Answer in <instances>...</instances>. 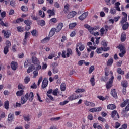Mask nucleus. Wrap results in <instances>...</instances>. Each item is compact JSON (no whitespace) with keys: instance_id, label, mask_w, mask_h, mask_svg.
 Wrapping results in <instances>:
<instances>
[{"instance_id":"obj_1","label":"nucleus","mask_w":129,"mask_h":129,"mask_svg":"<svg viewBox=\"0 0 129 129\" xmlns=\"http://www.w3.org/2000/svg\"><path fill=\"white\" fill-rule=\"evenodd\" d=\"M85 28L86 29H88L89 32L90 33V34H92L93 35H94V36H98L99 35V32H94L93 31H96V30H98L99 29V26H96L95 27H92L87 24L85 25Z\"/></svg>"},{"instance_id":"obj_2","label":"nucleus","mask_w":129,"mask_h":129,"mask_svg":"<svg viewBox=\"0 0 129 129\" xmlns=\"http://www.w3.org/2000/svg\"><path fill=\"white\" fill-rule=\"evenodd\" d=\"M118 48L121 52L119 55L121 58H122L123 56L125 55V53H126V51H125V47H124V46L123 45H120L118 46Z\"/></svg>"},{"instance_id":"obj_3","label":"nucleus","mask_w":129,"mask_h":129,"mask_svg":"<svg viewBox=\"0 0 129 129\" xmlns=\"http://www.w3.org/2000/svg\"><path fill=\"white\" fill-rule=\"evenodd\" d=\"M113 79H114V77L112 76L110 79L109 82H108L106 84V87L107 89H109L112 87V83H113Z\"/></svg>"},{"instance_id":"obj_4","label":"nucleus","mask_w":129,"mask_h":129,"mask_svg":"<svg viewBox=\"0 0 129 129\" xmlns=\"http://www.w3.org/2000/svg\"><path fill=\"white\" fill-rule=\"evenodd\" d=\"M26 98L27 100H29V101L32 102L33 101V99H34V93L31 92L30 93H27L25 94Z\"/></svg>"},{"instance_id":"obj_5","label":"nucleus","mask_w":129,"mask_h":129,"mask_svg":"<svg viewBox=\"0 0 129 129\" xmlns=\"http://www.w3.org/2000/svg\"><path fill=\"white\" fill-rule=\"evenodd\" d=\"M80 97H82V95H76V94H73L72 96H70L68 98V99L69 100L72 101L73 100H75V99H77V98H79Z\"/></svg>"},{"instance_id":"obj_6","label":"nucleus","mask_w":129,"mask_h":129,"mask_svg":"<svg viewBox=\"0 0 129 129\" xmlns=\"http://www.w3.org/2000/svg\"><path fill=\"white\" fill-rule=\"evenodd\" d=\"M109 47H100L97 49L96 52V53H97V54H101V53H102V51H104V52H107V51H109Z\"/></svg>"},{"instance_id":"obj_7","label":"nucleus","mask_w":129,"mask_h":129,"mask_svg":"<svg viewBox=\"0 0 129 129\" xmlns=\"http://www.w3.org/2000/svg\"><path fill=\"white\" fill-rule=\"evenodd\" d=\"M112 117L114 119H118L119 118V115H118L116 110H114L112 112Z\"/></svg>"},{"instance_id":"obj_8","label":"nucleus","mask_w":129,"mask_h":129,"mask_svg":"<svg viewBox=\"0 0 129 129\" xmlns=\"http://www.w3.org/2000/svg\"><path fill=\"white\" fill-rule=\"evenodd\" d=\"M76 12L75 11H72L71 12H69L68 14L67 15V19H72V18H73L74 17H75L76 16Z\"/></svg>"},{"instance_id":"obj_9","label":"nucleus","mask_w":129,"mask_h":129,"mask_svg":"<svg viewBox=\"0 0 129 129\" xmlns=\"http://www.w3.org/2000/svg\"><path fill=\"white\" fill-rule=\"evenodd\" d=\"M122 15L124 17L122 18V20L121 21V25H123L126 21H127V14L125 12H122Z\"/></svg>"},{"instance_id":"obj_10","label":"nucleus","mask_w":129,"mask_h":129,"mask_svg":"<svg viewBox=\"0 0 129 129\" xmlns=\"http://www.w3.org/2000/svg\"><path fill=\"white\" fill-rule=\"evenodd\" d=\"M63 27H64V24H63V23H59L55 28L56 32L59 33V32H60V31L62 30Z\"/></svg>"},{"instance_id":"obj_11","label":"nucleus","mask_w":129,"mask_h":129,"mask_svg":"<svg viewBox=\"0 0 129 129\" xmlns=\"http://www.w3.org/2000/svg\"><path fill=\"white\" fill-rule=\"evenodd\" d=\"M102 110V108L101 107H96V108L90 109L89 111L90 112H97L101 111Z\"/></svg>"},{"instance_id":"obj_12","label":"nucleus","mask_w":129,"mask_h":129,"mask_svg":"<svg viewBox=\"0 0 129 129\" xmlns=\"http://www.w3.org/2000/svg\"><path fill=\"white\" fill-rule=\"evenodd\" d=\"M2 34H4V37L5 38H6V39H8V38L10 37V36H11V32L7 30H3L2 31Z\"/></svg>"},{"instance_id":"obj_13","label":"nucleus","mask_w":129,"mask_h":129,"mask_svg":"<svg viewBox=\"0 0 129 129\" xmlns=\"http://www.w3.org/2000/svg\"><path fill=\"white\" fill-rule=\"evenodd\" d=\"M88 16V12H86L79 16V19L80 21H83L85 19H86Z\"/></svg>"},{"instance_id":"obj_14","label":"nucleus","mask_w":129,"mask_h":129,"mask_svg":"<svg viewBox=\"0 0 129 129\" xmlns=\"http://www.w3.org/2000/svg\"><path fill=\"white\" fill-rule=\"evenodd\" d=\"M70 7V6L69 5V4H67L64 6V8L63 10V13L64 14H65L66 15L68 14L69 13V7Z\"/></svg>"},{"instance_id":"obj_15","label":"nucleus","mask_w":129,"mask_h":129,"mask_svg":"<svg viewBox=\"0 0 129 129\" xmlns=\"http://www.w3.org/2000/svg\"><path fill=\"white\" fill-rule=\"evenodd\" d=\"M84 104L86 106H91L92 107H94V106H95V104H94V103L88 101H85Z\"/></svg>"},{"instance_id":"obj_16","label":"nucleus","mask_w":129,"mask_h":129,"mask_svg":"<svg viewBox=\"0 0 129 129\" xmlns=\"http://www.w3.org/2000/svg\"><path fill=\"white\" fill-rule=\"evenodd\" d=\"M11 67L12 70H16L18 68V63L17 62L12 61L11 63Z\"/></svg>"},{"instance_id":"obj_17","label":"nucleus","mask_w":129,"mask_h":129,"mask_svg":"<svg viewBox=\"0 0 129 129\" xmlns=\"http://www.w3.org/2000/svg\"><path fill=\"white\" fill-rule=\"evenodd\" d=\"M32 63L35 65H40V61L38 60V58L35 56L32 57Z\"/></svg>"},{"instance_id":"obj_18","label":"nucleus","mask_w":129,"mask_h":129,"mask_svg":"<svg viewBox=\"0 0 129 129\" xmlns=\"http://www.w3.org/2000/svg\"><path fill=\"white\" fill-rule=\"evenodd\" d=\"M48 80L46 79H44L42 82V88H46L48 86Z\"/></svg>"},{"instance_id":"obj_19","label":"nucleus","mask_w":129,"mask_h":129,"mask_svg":"<svg viewBox=\"0 0 129 129\" xmlns=\"http://www.w3.org/2000/svg\"><path fill=\"white\" fill-rule=\"evenodd\" d=\"M28 101V99L26 97V95L24 96H22L21 98V104H25Z\"/></svg>"},{"instance_id":"obj_20","label":"nucleus","mask_w":129,"mask_h":129,"mask_svg":"<svg viewBox=\"0 0 129 129\" xmlns=\"http://www.w3.org/2000/svg\"><path fill=\"white\" fill-rule=\"evenodd\" d=\"M111 94L114 98H117V93L115 89H112L111 91Z\"/></svg>"},{"instance_id":"obj_21","label":"nucleus","mask_w":129,"mask_h":129,"mask_svg":"<svg viewBox=\"0 0 129 129\" xmlns=\"http://www.w3.org/2000/svg\"><path fill=\"white\" fill-rule=\"evenodd\" d=\"M72 54H73L72 50H71V49L70 48H68L67 49V53H66L67 58H69V57H70V56H71Z\"/></svg>"},{"instance_id":"obj_22","label":"nucleus","mask_w":129,"mask_h":129,"mask_svg":"<svg viewBox=\"0 0 129 129\" xmlns=\"http://www.w3.org/2000/svg\"><path fill=\"white\" fill-rule=\"evenodd\" d=\"M34 70H35V66H34V65H31L28 68L27 72V73H31V72H33Z\"/></svg>"},{"instance_id":"obj_23","label":"nucleus","mask_w":129,"mask_h":129,"mask_svg":"<svg viewBox=\"0 0 129 129\" xmlns=\"http://www.w3.org/2000/svg\"><path fill=\"white\" fill-rule=\"evenodd\" d=\"M8 120V121H10V122H12L14 120V114L13 113H10L9 114Z\"/></svg>"},{"instance_id":"obj_24","label":"nucleus","mask_w":129,"mask_h":129,"mask_svg":"<svg viewBox=\"0 0 129 129\" xmlns=\"http://www.w3.org/2000/svg\"><path fill=\"white\" fill-rule=\"evenodd\" d=\"M125 40H126V34L123 32L121 36V42H125Z\"/></svg>"},{"instance_id":"obj_25","label":"nucleus","mask_w":129,"mask_h":129,"mask_svg":"<svg viewBox=\"0 0 129 129\" xmlns=\"http://www.w3.org/2000/svg\"><path fill=\"white\" fill-rule=\"evenodd\" d=\"M31 63H32V62L31 61V60L30 59L26 60L24 62V67L25 68H27V67H28V66H30V65H31Z\"/></svg>"},{"instance_id":"obj_26","label":"nucleus","mask_w":129,"mask_h":129,"mask_svg":"<svg viewBox=\"0 0 129 129\" xmlns=\"http://www.w3.org/2000/svg\"><path fill=\"white\" fill-rule=\"evenodd\" d=\"M107 109H111V110H113V109H115L116 108V106L114 104H109L107 107Z\"/></svg>"},{"instance_id":"obj_27","label":"nucleus","mask_w":129,"mask_h":129,"mask_svg":"<svg viewBox=\"0 0 129 129\" xmlns=\"http://www.w3.org/2000/svg\"><path fill=\"white\" fill-rule=\"evenodd\" d=\"M76 26H77V23L76 22L70 23L69 25V29H74Z\"/></svg>"},{"instance_id":"obj_28","label":"nucleus","mask_w":129,"mask_h":129,"mask_svg":"<svg viewBox=\"0 0 129 129\" xmlns=\"http://www.w3.org/2000/svg\"><path fill=\"white\" fill-rule=\"evenodd\" d=\"M90 82L91 83L92 86H94V85H95V79H94V75H93L91 78Z\"/></svg>"},{"instance_id":"obj_29","label":"nucleus","mask_w":129,"mask_h":129,"mask_svg":"<svg viewBox=\"0 0 129 129\" xmlns=\"http://www.w3.org/2000/svg\"><path fill=\"white\" fill-rule=\"evenodd\" d=\"M0 25H1L2 27H9V22H6L5 23H4V21H1L0 22Z\"/></svg>"},{"instance_id":"obj_30","label":"nucleus","mask_w":129,"mask_h":129,"mask_svg":"<svg viewBox=\"0 0 129 129\" xmlns=\"http://www.w3.org/2000/svg\"><path fill=\"white\" fill-rule=\"evenodd\" d=\"M9 101H6L5 102H4V108H5V109H7L8 110V109H9Z\"/></svg>"},{"instance_id":"obj_31","label":"nucleus","mask_w":129,"mask_h":129,"mask_svg":"<svg viewBox=\"0 0 129 129\" xmlns=\"http://www.w3.org/2000/svg\"><path fill=\"white\" fill-rule=\"evenodd\" d=\"M60 89L61 91H65L66 90V84L64 83H62L60 85Z\"/></svg>"},{"instance_id":"obj_32","label":"nucleus","mask_w":129,"mask_h":129,"mask_svg":"<svg viewBox=\"0 0 129 129\" xmlns=\"http://www.w3.org/2000/svg\"><path fill=\"white\" fill-rule=\"evenodd\" d=\"M47 13L48 14H50L49 15V17H52V16H55V12H54V11L52 10H48L47 11Z\"/></svg>"},{"instance_id":"obj_33","label":"nucleus","mask_w":129,"mask_h":129,"mask_svg":"<svg viewBox=\"0 0 129 129\" xmlns=\"http://www.w3.org/2000/svg\"><path fill=\"white\" fill-rule=\"evenodd\" d=\"M87 46H89V48L91 49L92 50H95L96 49V47L95 46H92V42H88L87 43Z\"/></svg>"},{"instance_id":"obj_34","label":"nucleus","mask_w":129,"mask_h":129,"mask_svg":"<svg viewBox=\"0 0 129 129\" xmlns=\"http://www.w3.org/2000/svg\"><path fill=\"white\" fill-rule=\"evenodd\" d=\"M23 94H24V90H23L18 91L16 92L17 96H22V95H23Z\"/></svg>"},{"instance_id":"obj_35","label":"nucleus","mask_w":129,"mask_h":129,"mask_svg":"<svg viewBox=\"0 0 129 129\" xmlns=\"http://www.w3.org/2000/svg\"><path fill=\"white\" fill-rule=\"evenodd\" d=\"M117 72L119 74H121V75H123L124 74V71H122V70L120 68H118L117 69Z\"/></svg>"},{"instance_id":"obj_36","label":"nucleus","mask_w":129,"mask_h":129,"mask_svg":"<svg viewBox=\"0 0 129 129\" xmlns=\"http://www.w3.org/2000/svg\"><path fill=\"white\" fill-rule=\"evenodd\" d=\"M129 102V100L126 99L125 101H124L123 103L121 104V107H124L126 104H127Z\"/></svg>"},{"instance_id":"obj_37","label":"nucleus","mask_w":129,"mask_h":129,"mask_svg":"<svg viewBox=\"0 0 129 129\" xmlns=\"http://www.w3.org/2000/svg\"><path fill=\"white\" fill-rule=\"evenodd\" d=\"M55 32H56V28H52L49 32V35L50 36H54L55 35Z\"/></svg>"},{"instance_id":"obj_38","label":"nucleus","mask_w":129,"mask_h":129,"mask_svg":"<svg viewBox=\"0 0 129 129\" xmlns=\"http://www.w3.org/2000/svg\"><path fill=\"white\" fill-rule=\"evenodd\" d=\"M76 93H82V92H85L84 89H78L75 91Z\"/></svg>"},{"instance_id":"obj_39","label":"nucleus","mask_w":129,"mask_h":129,"mask_svg":"<svg viewBox=\"0 0 129 129\" xmlns=\"http://www.w3.org/2000/svg\"><path fill=\"white\" fill-rule=\"evenodd\" d=\"M97 97L100 99V100H102V101H104V100H105L106 99H108V96H106L105 98L102 96H98Z\"/></svg>"},{"instance_id":"obj_40","label":"nucleus","mask_w":129,"mask_h":129,"mask_svg":"<svg viewBox=\"0 0 129 129\" xmlns=\"http://www.w3.org/2000/svg\"><path fill=\"white\" fill-rule=\"evenodd\" d=\"M55 57H56L55 53H50L48 57V59L52 60V59H53V58H55Z\"/></svg>"},{"instance_id":"obj_41","label":"nucleus","mask_w":129,"mask_h":129,"mask_svg":"<svg viewBox=\"0 0 129 129\" xmlns=\"http://www.w3.org/2000/svg\"><path fill=\"white\" fill-rule=\"evenodd\" d=\"M113 63V59L110 58V59H109L108 60V62L107 63V65L108 66H110L112 65Z\"/></svg>"},{"instance_id":"obj_42","label":"nucleus","mask_w":129,"mask_h":129,"mask_svg":"<svg viewBox=\"0 0 129 129\" xmlns=\"http://www.w3.org/2000/svg\"><path fill=\"white\" fill-rule=\"evenodd\" d=\"M127 81H123L122 82V86H123V87H124L125 88H126V87H127Z\"/></svg>"},{"instance_id":"obj_43","label":"nucleus","mask_w":129,"mask_h":129,"mask_svg":"<svg viewBox=\"0 0 129 129\" xmlns=\"http://www.w3.org/2000/svg\"><path fill=\"white\" fill-rule=\"evenodd\" d=\"M30 80H31V78H30V77H26L24 79V82L27 84L29 83Z\"/></svg>"},{"instance_id":"obj_44","label":"nucleus","mask_w":129,"mask_h":129,"mask_svg":"<svg viewBox=\"0 0 129 129\" xmlns=\"http://www.w3.org/2000/svg\"><path fill=\"white\" fill-rule=\"evenodd\" d=\"M93 71H94V66H92L90 67L89 70V74H91Z\"/></svg>"},{"instance_id":"obj_45","label":"nucleus","mask_w":129,"mask_h":129,"mask_svg":"<svg viewBox=\"0 0 129 129\" xmlns=\"http://www.w3.org/2000/svg\"><path fill=\"white\" fill-rule=\"evenodd\" d=\"M59 92V89H55L53 91V95L55 96H57V95H58V93Z\"/></svg>"},{"instance_id":"obj_46","label":"nucleus","mask_w":129,"mask_h":129,"mask_svg":"<svg viewBox=\"0 0 129 129\" xmlns=\"http://www.w3.org/2000/svg\"><path fill=\"white\" fill-rule=\"evenodd\" d=\"M57 22V19L55 18H52L50 20L49 23L50 24L53 23V24H56V22Z\"/></svg>"},{"instance_id":"obj_47","label":"nucleus","mask_w":129,"mask_h":129,"mask_svg":"<svg viewBox=\"0 0 129 129\" xmlns=\"http://www.w3.org/2000/svg\"><path fill=\"white\" fill-rule=\"evenodd\" d=\"M50 41V38L46 37L43 40L41 41L42 43H47V42H49Z\"/></svg>"},{"instance_id":"obj_48","label":"nucleus","mask_w":129,"mask_h":129,"mask_svg":"<svg viewBox=\"0 0 129 129\" xmlns=\"http://www.w3.org/2000/svg\"><path fill=\"white\" fill-rule=\"evenodd\" d=\"M128 23L126 22L125 24L123 25L122 28L123 30H126L128 28Z\"/></svg>"},{"instance_id":"obj_49","label":"nucleus","mask_w":129,"mask_h":129,"mask_svg":"<svg viewBox=\"0 0 129 129\" xmlns=\"http://www.w3.org/2000/svg\"><path fill=\"white\" fill-rule=\"evenodd\" d=\"M23 118L25 121H30V117L29 116L24 115L23 116Z\"/></svg>"},{"instance_id":"obj_50","label":"nucleus","mask_w":129,"mask_h":129,"mask_svg":"<svg viewBox=\"0 0 129 129\" xmlns=\"http://www.w3.org/2000/svg\"><path fill=\"white\" fill-rule=\"evenodd\" d=\"M24 23L26 25V26H28L32 24V22H31V20H26L24 21Z\"/></svg>"},{"instance_id":"obj_51","label":"nucleus","mask_w":129,"mask_h":129,"mask_svg":"<svg viewBox=\"0 0 129 129\" xmlns=\"http://www.w3.org/2000/svg\"><path fill=\"white\" fill-rule=\"evenodd\" d=\"M42 14H43L42 15ZM39 15L41 16L42 18H45V12H43L41 10L39 11Z\"/></svg>"},{"instance_id":"obj_52","label":"nucleus","mask_w":129,"mask_h":129,"mask_svg":"<svg viewBox=\"0 0 129 129\" xmlns=\"http://www.w3.org/2000/svg\"><path fill=\"white\" fill-rule=\"evenodd\" d=\"M88 119L89 120H93V116L91 114H89L87 116Z\"/></svg>"},{"instance_id":"obj_53","label":"nucleus","mask_w":129,"mask_h":129,"mask_svg":"<svg viewBox=\"0 0 129 129\" xmlns=\"http://www.w3.org/2000/svg\"><path fill=\"white\" fill-rule=\"evenodd\" d=\"M21 9L22 11H23V12H27L28 11V8H27L26 6H22Z\"/></svg>"},{"instance_id":"obj_54","label":"nucleus","mask_w":129,"mask_h":129,"mask_svg":"<svg viewBox=\"0 0 129 129\" xmlns=\"http://www.w3.org/2000/svg\"><path fill=\"white\" fill-rule=\"evenodd\" d=\"M38 24L39 25H40V26H45V21H44V20H40V21H39L38 22Z\"/></svg>"},{"instance_id":"obj_55","label":"nucleus","mask_w":129,"mask_h":129,"mask_svg":"<svg viewBox=\"0 0 129 129\" xmlns=\"http://www.w3.org/2000/svg\"><path fill=\"white\" fill-rule=\"evenodd\" d=\"M33 78H36V77H37V76H38V71H34L33 72Z\"/></svg>"},{"instance_id":"obj_56","label":"nucleus","mask_w":129,"mask_h":129,"mask_svg":"<svg viewBox=\"0 0 129 129\" xmlns=\"http://www.w3.org/2000/svg\"><path fill=\"white\" fill-rule=\"evenodd\" d=\"M9 52V48L7 47H5L4 49V53L5 55H7L8 54V52Z\"/></svg>"},{"instance_id":"obj_57","label":"nucleus","mask_w":129,"mask_h":129,"mask_svg":"<svg viewBox=\"0 0 129 129\" xmlns=\"http://www.w3.org/2000/svg\"><path fill=\"white\" fill-rule=\"evenodd\" d=\"M68 102H69V101H68L67 100H65L63 102H60L59 105H61V106L65 105V104H67V103H68Z\"/></svg>"},{"instance_id":"obj_58","label":"nucleus","mask_w":129,"mask_h":129,"mask_svg":"<svg viewBox=\"0 0 129 129\" xmlns=\"http://www.w3.org/2000/svg\"><path fill=\"white\" fill-rule=\"evenodd\" d=\"M85 48V46H84V45L83 44L80 45V46L79 47L80 51H83V50H84Z\"/></svg>"},{"instance_id":"obj_59","label":"nucleus","mask_w":129,"mask_h":129,"mask_svg":"<svg viewBox=\"0 0 129 129\" xmlns=\"http://www.w3.org/2000/svg\"><path fill=\"white\" fill-rule=\"evenodd\" d=\"M112 28V26H109V27L107 25L105 26V29L106 32H107V31H108V30H111Z\"/></svg>"},{"instance_id":"obj_60","label":"nucleus","mask_w":129,"mask_h":129,"mask_svg":"<svg viewBox=\"0 0 129 129\" xmlns=\"http://www.w3.org/2000/svg\"><path fill=\"white\" fill-rule=\"evenodd\" d=\"M85 63V61L84 60H81L78 61V65L79 66H82L83 64H84Z\"/></svg>"},{"instance_id":"obj_61","label":"nucleus","mask_w":129,"mask_h":129,"mask_svg":"<svg viewBox=\"0 0 129 129\" xmlns=\"http://www.w3.org/2000/svg\"><path fill=\"white\" fill-rule=\"evenodd\" d=\"M18 89H24L25 86H24L22 84H19L18 86Z\"/></svg>"},{"instance_id":"obj_62","label":"nucleus","mask_w":129,"mask_h":129,"mask_svg":"<svg viewBox=\"0 0 129 129\" xmlns=\"http://www.w3.org/2000/svg\"><path fill=\"white\" fill-rule=\"evenodd\" d=\"M5 47H7V48H8L9 47H11V42H10L9 41H7Z\"/></svg>"},{"instance_id":"obj_63","label":"nucleus","mask_w":129,"mask_h":129,"mask_svg":"<svg viewBox=\"0 0 129 129\" xmlns=\"http://www.w3.org/2000/svg\"><path fill=\"white\" fill-rule=\"evenodd\" d=\"M15 5H16V2H15V0H12L10 2V5L11 7H15Z\"/></svg>"},{"instance_id":"obj_64","label":"nucleus","mask_w":129,"mask_h":129,"mask_svg":"<svg viewBox=\"0 0 129 129\" xmlns=\"http://www.w3.org/2000/svg\"><path fill=\"white\" fill-rule=\"evenodd\" d=\"M25 55L24 53H20L18 54V57L19 59H22L23 58V57H24Z\"/></svg>"}]
</instances>
